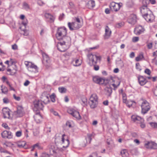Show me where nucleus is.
<instances>
[{
    "mask_svg": "<svg viewBox=\"0 0 157 157\" xmlns=\"http://www.w3.org/2000/svg\"><path fill=\"white\" fill-rule=\"evenodd\" d=\"M82 101L83 103L82 104L83 106H85L87 104V100L86 98L84 97L82 99Z\"/></svg>",
    "mask_w": 157,
    "mask_h": 157,
    "instance_id": "nucleus-46",
    "label": "nucleus"
},
{
    "mask_svg": "<svg viewBox=\"0 0 157 157\" xmlns=\"http://www.w3.org/2000/svg\"><path fill=\"white\" fill-rule=\"evenodd\" d=\"M121 154L123 157H128V153L125 149H123L121 151Z\"/></svg>",
    "mask_w": 157,
    "mask_h": 157,
    "instance_id": "nucleus-33",
    "label": "nucleus"
},
{
    "mask_svg": "<svg viewBox=\"0 0 157 157\" xmlns=\"http://www.w3.org/2000/svg\"><path fill=\"white\" fill-rule=\"evenodd\" d=\"M152 42H150L147 43V47L149 49H151L152 47Z\"/></svg>",
    "mask_w": 157,
    "mask_h": 157,
    "instance_id": "nucleus-51",
    "label": "nucleus"
},
{
    "mask_svg": "<svg viewBox=\"0 0 157 157\" xmlns=\"http://www.w3.org/2000/svg\"><path fill=\"white\" fill-rule=\"evenodd\" d=\"M119 93L120 96H121L122 98L123 102L126 103L127 105H128V106L129 107L131 106L132 104V103H130L128 105V102H128L127 103L126 95V94L123 92V90L122 89H121L119 91Z\"/></svg>",
    "mask_w": 157,
    "mask_h": 157,
    "instance_id": "nucleus-14",
    "label": "nucleus"
},
{
    "mask_svg": "<svg viewBox=\"0 0 157 157\" xmlns=\"http://www.w3.org/2000/svg\"><path fill=\"white\" fill-rule=\"evenodd\" d=\"M49 96L47 94V93L44 92L42 94L40 97L41 100L36 101L34 102V110H37L42 109L43 105L42 102L45 104H47L49 101Z\"/></svg>",
    "mask_w": 157,
    "mask_h": 157,
    "instance_id": "nucleus-2",
    "label": "nucleus"
},
{
    "mask_svg": "<svg viewBox=\"0 0 157 157\" xmlns=\"http://www.w3.org/2000/svg\"><path fill=\"white\" fill-rule=\"evenodd\" d=\"M2 113L4 118H7L8 119H11L12 117L10 116L11 111L8 108H4L2 110Z\"/></svg>",
    "mask_w": 157,
    "mask_h": 157,
    "instance_id": "nucleus-11",
    "label": "nucleus"
},
{
    "mask_svg": "<svg viewBox=\"0 0 157 157\" xmlns=\"http://www.w3.org/2000/svg\"><path fill=\"white\" fill-rule=\"evenodd\" d=\"M21 134L22 132L20 131H18L16 132V136L17 137H20L21 136Z\"/></svg>",
    "mask_w": 157,
    "mask_h": 157,
    "instance_id": "nucleus-52",
    "label": "nucleus"
},
{
    "mask_svg": "<svg viewBox=\"0 0 157 157\" xmlns=\"http://www.w3.org/2000/svg\"><path fill=\"white\" fill-rule=\"evenodd\" d=\"M144 121H143L142 122H140L139 123V124H140V127L142 128H144L145 127V124L144 123Z\"/></svg>",
    "mask_w": 157,
    "mask_h": 157,
    "instance_id": "nucleus-60",
    "label": "nucleus"
},
{
    "mask_svg": "<svg viewBox=\"0 0 157 157\" xmlns=\"http://www.w3.org/2000/svg\"><path fill=\"white\" fill-rule=\"evenodd\" d=\"M35 121L37 123H40L42 121V117L39 113H37L34 116Z\"/></svg>",
    "mask_w": 157,
    "mask_h": 157,
    "instance_id": "nucleus-24",
    "label": "nucleus"
},
{
    "mask_svg": "<svg viewBox=\"0 0 157 157\" xmlns=\"http://www.w3.org/2000/svg\"><path fill=\"white\" fill-rule=\"evenodd\" d=\"M50 99H51V101L53 102H54L55 101V95L54 94H52L51 95L49 96Z\"/></svg>",
    "mask_w": 157,
    "mask_h": 157,
    "instance_id": "nucleus-43",
    "label": "nucleus"
},
{
    "mask_svg": "<svg viewBox=\"0 0 157 157\" xmlns=\"http://www.w3.org/2000/svg\"><path fill=\"white\" fill-rule=\"evenodd\" d=\"M105 91L106 94L107 96H109L112 92V88L110 87H106L105 89Z\"/></svg>",
    "mask_w": 157,
    "mask_h": 157,
    "instance_id": "nucleus-29",
    "label": "nucleus"
},
{
    "mask_svg": "<svg viewBox=\"0 0 157 157\" xmlns=\"http://www.w3.org/2000/svg\"><path fill=\"white\" fill-rule=\"evenodd\" d=\"M68 113L78 119H80L81 117L78 112L72 108H70L67 110Z\"/></svg>",
    "mask_w": 157,
    "mask_h": 157,
    "instance_id": "nucleus-10",
    "label": "nucleus"
},
{
    "mask_svg": "<svg viewBox=\"0 0 157 157\" xmlns=\"http://www.w3.org/2000/svg\"><path fill=\"white\" fill-rule=\"evenodd\" d=\"M22 26L20 28V29H21V34L25 36H27L29 35V32L27 30L24 29H22Z\"/></svg>",
    "mask_w": 157,
    "mask_h": 157,
    "instance_id": "nucleus-32",
    "label": "nucleus"
},
{
    "mask_svg": "<svg viewBox=\"0 0 157 157\" xmlns=\"http://www.w3.org/2000/svg\"><path fill=\"white\" fill-rule=\"evenodd\" d=\"M111 34V31L108 26H106L105 28V33L104 35V38L105 39H109Z\"/></svg>",
    "mask_w": 157,
    "mask_h": 157,
    "instance_id": "nucleus-19",
    "label": "nucleus"
},
{
    "mask_svg": "<svg viewBox=\"0 0 157 157\" xmlns=\"http://www.w3.org/2000/svg\"><path fill=\"white\" fill-rule=\"evenodd\" d=\"M93 81L97 84H102L104 82V79L98 76H94L93 77Z\"/></svg>",
    "mask_w": 157,
    "mask_h": 157,
    "instance_id": "nucleus-15",
    "label": "nucleus"
},
{
    "mask_svg": "<svg viewBox=\"0 0 157 157\" xmlns=\"http://www.w3.org/2000/svg\"><path fill=\"white\" fill-rule=\"evenodd\" d=\"M69 141L68 139H67L65 140L64 139L63 142H62L61 143V144H63V147L64 148L67 147L69 146Z\"/></svg>",
    "mask_w": 157,
    "mask_h": 157,
    "instance_id": "nucleus-30",
    "label": "nucleus"
},
{
    "mask_svg": "<svg viewBox=\"0 0 157 157\" xmlns=\"http://www.w3.org/2000/svg\"><path fill=\"white\" fill-rule=\"evenodd\" d=\"M65 134L62 135L61 134H57L55 136V142L56 143H60L61 144L63 142Z\"/></svg>",
    "mask_w": 157,
    "mask_h": 157,
    "instance_id": "nucleus-16",
    "label": "nucleus"
},
{
    "mask_svg": "<svg viewBox=\"0 0 157 157\" xmlns=\"http://www.w3.org/2000/svg\"><path fill=\"white\" fill-rule=\"evenodd\" d=\"M23 108L21 106H18L17 107V115L18 117H21L24 114Z\"/></svg>",
    "mask_w": 157,
    "mask_h": 157,
    "instance_id": "nucleus-23",
    "label": "nucleus"
},
{
    "mask_svg": "<svg viewBox=\"0 0 157 157\" xmlns=\"http://www.w3.org/2000/svg\"><path fill=\"white\" fill-rule=\"evenodd\" d=\"M36 147H37L39 149H41L42 148L39 143H37L33 145V149H35Z\"/></svg>",
    "mask_w": 157,
    "mask_h": 157,
    "instance_id": "nucleus-48",
    "label": "nucleus"
},
{
    "mask_svg": "<svg viewBox=\"0 0 157 157\" xmlns=\"http://www.w3.org/2000/svg\"><path fill=\"white\" fill-rule=\"evenodd\" d=\"M42 55L44 60L47 62L49 60V57L48 56L44 53Z\"/></svg>",
    "mask_w": 157,
    "mask_h": 157,
    "instance_id": "nucleus-39",
    "label": "nucleus"
},
{
    "mask_svg": "<svg viewBox=\"0 0 157 157\" xmlns=\"http://www.w3.org/2000/svg\"><path fill=\"white\" fill-rule=\"evenodd\" d=\"M23 8L24 9L27 11H28L30 9L29 5L26 2H23Z\"/></svg>",
    "mask_w": 157,
    "mask_h": 157,
    "instance_id": "nucleus-34",
    "label": "nucleus"
},
{
    "mask_svg": "<svg viewBox=\"0 0 157 157\" xmlns=\"http://www.w3.org/2000/svg\"><path fill=\"white\" fill-rule=\"evenodd\" d=\"M71 63L75 67L80 66L81 64V62L79 59L75 58L72 59Z\"/></svg>",
    "mask_w": 157,
    "mask_h": 157,
    "instance_id": "nucleus-26",
    "label": "nucleus"
},
{
    "mask_svg": "<svg viewBox=\"0 0 157 157\" xmlns=\"http://www.w3.org/2000/svg\"><path fill=\"white\" fill-rule=\"evenodd\" d=\"M67 30L64 27L59 28L56 34V38L59 40L57 44L58 49L61 52H65L69 47L71 38L67 36Z\"/></svg>",
    "mask_w": 157,
    "mask_h": 157,
    "instance_id": "nucleus-1",
    "label": "nucleus"
},
{
    "mask_svg": "<svg viewBox=\"0 0 157 157\" xmlns=\"http://www.w3.org/2000/svg\"><path fill=\"white\" fill-rule=\"evenodd\" d=\"M25 144L26 143L24 141H19L16 143V145L19 148L23 147Z\"/></svg>",
    "mask_w": 157,
    "mask_h": 157,
    "instance_id": "nucleus-31",
    "label": "nucleus"
},
{
    "mask_svg": "<svg viewBox=\"0 0 157 157\" xmlns=\"http://www.w3.org/2000/svg\"><path fill=\"white\" fill-rule=\"evenodd\" d=\"M124 25V23L123 22H121L120 23L116 24V27L117 28H120L123 26Z\"/></svg>",
    "mask_w": 157,
    "mask_h": 157,
    "instance_id": "nucleus-44",
    "label": "nucleus"
},
{
    "mask_svg": "<svg viewBox=\"0 0 157 157\" xmlns=\"http://www.w3.org/2000/svg\"><path fill=\"white\" fill-rule=\"evenodd\" d=\"M13 97L14 99L17 101H19L20 100V97L19 96H16L15 94L13 95Z\"/></svg>",
    "mask_w": 157,
    "mask_h": 157,
    "instance_id": "nucleus-55",
    "label": "nucleus"
},
{
    "mask_svg": "<svg viewBox=\"0 0 157 157\" xmlns=\"http://www.w3.org/2000/svg\"><path fill=\"white\" fill-rule=\"evenodd\" d=\"M92 135L91 134H88L87 137L86 138L87 143H90L91 140Z\"/></svg>",
    "mask_w": 157,
    "mask_h": 157,
    "instance_id": "nucleus-38",
    "label": "nucleus"
},
{
    "mask_svg": "<svg viewBox=\"0 0 157 157\" xmlns=\"http://www.w3.org/2000/svg\"><path fill=\"white\" fill-rule=\"evenodd\" d=\"M90 107L92 109L96 108L98 105V97L96 94H92L89 98V102Z\"/></svg>",
    "mask_w": 157,
    "mask_h": 157,
    "instance_id": "nucleus-4",
    "label": "nucleus"
},
{
    "mask_svg": "<svg viewBox=\"0 0 157 157\" xmlns=\"http://www.w3.org/2000/svg\"><path fill=\"white\" fill-rule=\"evenodd\" d=\"M139 40L138 37H134L132 38V41L134 42H137Z\"/></svg>",
    "mask_w": 157,
    "mask_h": 157,
    "instance_id": "nucleus-49",
    "label": "nucleus"
},
{
    "mask_svg": "<svg viewBox=\"0 0 157 157\" xmlns=\"http://www.w3.org/2000/svg\"><path fill=\"white\" fill-rule=\"evenodd\" d=\"M0 151L1 152H4V153H7L8 154H10L9 152H8L7 151L5 150H4L3 148L2 147H0Z\"/></svg>",
    "mask_w": 157,
    "mask_h": 157,
    "instance_id": "nucleus-58",
    "label": "nucleus"
},
{
    "mask_svg": "<svg viewBox=\"0 0 157 157\" xmlns=\"http://www.w3.org/2000/svg\"><path fill=\"white\" fill-rule=\"evenodd\" d=\"M27 21L26 20H24V21H22V24L24 26L25 29V28L26 26L27 25Z\"/></svg>",
    "mask_w": 157,
    "mask_h": 157,
    "instance_id": "nucleus-56",
    "label": "nucleus"
},
{
    "mask_svg": "<svg viewBox=\"0 0 157 157\" xmlns=\"http://www.w3.org/2000/svg\"><path fill=\"white\" fill-rule=\"evenodd\" d=\"M151 126L153 128H157V123L151 122L150 123Z\"/></svg>",
    "mask_w": 157,
    "mask_h": 157,
    "instance_id": "nucleus-47",
    "label": "nucleus"
},
{
    "mask_svg": "<svg viewBox=\"0 0 157 157\" xmlns=\"http://www.w3.org/2000/svg\"><path fill=\"white\" fill-rule=\"evenodd\" d=\"M12 48L13 50H16L17 48V45L16 44H14L12 46Z\"/></svg>",
    "mask_w": 157,
    "mask_h": 157,
    "instance_id": "nucleus-63",
    "label": "nucleus"
},
{
    "mask_svg": "<svg viewBox=\"0 0 157 157\" xmlns=\"http://www.w3.org/2000/svg\"><path fill=\"white\" fill-rule=\"evenodd\" d=\"M3 102L4 103L7 104L9 102V100L7 98H4L3 99Z\"/></svg>",
    "mask_w": 157,
    "mask_h": 157,
    "instance_id": "nucleus-57",
    "label": "nucleus"
},
{
    "mask_svg": "<svg viewBox=\"0 0 157 157\" xmlns=\"http://www.w3.org/2000/svg\"><path fill=\"white\" fill-rule=\"evenodd\" d=\"M45 17L48 21L50 23L53 22L55 20L54 17L49 13H46L44 14Z\"/></svg>",
    "mask_w": 157,
    "mask_h": 157,
    "instance_id": "nucleus-21",
    "label": "nucleus"
},
{
    "mask_svg": "<svg viewBox=\"0 0 157 157\" xmlns=\"http://www.w3.org/2000/svg\"><path fill=\"white\" fill-rule=\"evenodd\" d=\"M87 56L90 60L89 64H90V65L95 64L97 63V61L100 60L101 59L100 56H97L90 53L88 54Z\"/></svg>",
    "mask_w": 157,
    "mask_h": 157,
    "instance_id": "nucleus-5",
    "label": "nucleus"
},
{
    "mask_svg": "<svg viewBox=\"0 0 157 157\" xmlns=\"http://www.w3.org/2000/svg\"><path fill=\"white\" fill-rule=\"evenodd\" d=\"M111 80L114 82V83L112 84V86L114 89L117 88L120 84V81L116 78H112Z\"/></svg>",
    "mask_w": 157,
    "mask_h": 157,
    "instance_id": "nucleus-25",
    "label": "nucleus"
},
{
    "mask_svg": "<svg viewBox=\"0 0 157 157\" xmlns=\"http://www.w3.org/2000/svg\"><path fill=\"white\" fill-rule=\"evenodd\" d=\"M129 23L132 25H134L136 22V15L134 14L131 15L128 20Z\"/></svg>",
    "mask_w": 157,
    "mask_h": 157,
    "instance_id": "nucleus-22",
    "label": "nucleus"
},
{
    "mask_svg": "<svg viewBox=\"0 0 157 157\" xmlns=\"http://www.w3.org/2000/svg\"><path fill=\"white\" fill-rule=\"evenodd\" d=\"M144 28L141 26H137L134 29V33L136 35H139L144 32Z\"/></svg>",
    "mask_w": 157,
    "mask_h": 157,
    "instance_id": "nucleus-20",
    "label": "nucleus"
},
{
    "mask_svg": "<svg viewBox=\"0 0 157 157\" xmlns=\"http://www.w3.org/2000/svg\"><path fill=\"white\" fill-rule=\"evenodd\" d=\"M75 21L72 23L68 22V26L71 30H77L80 28L83 25L82 21L81 19L78 17L74 19Z\"/></svg>",
    "mask_w": 157,
    "mask_h": 157,
    "instance_id": "nucleus-3",
    "label": "nucleus"
},
{
    "mask_svg": "<svg viewBox=\"0 0 157 157\" xmlns=\"http://www.w3.org/2000/svg\"><path fill=\"white\" fill-rule=\"evenodd\" d=\"M30 82L28 80H26L24 83V85L25 86H27L30 83Z\"/></svg>",
    "mask_w": 157,
    "mask_h": 157,
    "instance_id": "nucleus-62",
    "label": "nucleus"
},
{
    "mask_svg": "<svg viewBox=\"0 0 157 157\" xmlns=\"http://www.w3.org/2000/svg\"><path fill=\"white\" fill-rule=\"evenodd\" d=\"M138 80L139 84L141 86L145 85L147 82L146 78L141 76L138 77Z\"/></svg>",
    "mask_w": 157,
    "mask_h": 157,
    "instance_id": "nucleus-27",
    "label": "nucleus"
},
{
    "mask_svg": "<svg viewBox=\"0 0 157 157\" xmlns=\"http://www.w3.org/2000/svg\"><path fill=\"white\" fill-rule=\"evenodd\" d=\"M61 150L56 146H52L50 148V153L51 155L55 157L59 156L61 155Z\"/></svg>",
    "mask_w": 157,
    "mask_h": 157,
    "instance_id": "nucleus-6",
    "label": "nucleus"
},
{
    "mask_svg": "<svg viewBox=\"0 0 157 157\" xmlns=\"http://www.w3.org/2000/svg\"><path fill=\"white\" fill-rule=\"evenodd\" d=\"M95 6V2L93 0L89 1L86 5L87 7L90 9H92Z\"/></svg>",
    "mask_w": 157,
    "mask_h": 157,
    "instance_id": "nucleus-28",
    "label": "nucleus"
},
{
    "mask_svg": "<svg viewBox=\"0 0 157 157\" xmlns=\"http://www.w3.org/2000/svg\"><path fill=\"white\" fill-rule=\"evenodd\" d=\"M136 69H137L139 71H140L141 70L140 66V64L139 63H136Z\"/></svg>",
    "mask_w": 157,
    "mask_h": 157,
    "instance_id": "nucleus-53",
    "label": "nucleus"
},
{
    "mask_svg": "<svg viewBox=\"0 0 157 157\" xmlns=\"http://www.w3.org/2000/svg\"><path fill=\"white\" fill-rule=\"evenodd\" d=\"M121 6L120 3H116L114 2H111L110 5L111 9L112 10L116 12L119 10Z\"/></svg>",
    "mask_w": 157,
    "mask_h": 157,
    "instance_id": "nucleus-12",
    "label": "nucleus"
},
{
    "mask_svg": "<svg viewBox=\"0 0 157 157\" xmlns=\"http://www.w3.org/2000/svg\"><path fill=\"white\" fill-rule=\"evenodd\" d=\"M153 91L154 95L157 96V86L153 89Z\"/></svg>",
    "mask_w": 157,
    "mask_h": 157,
    "instance_id": "nucleus-54",
    "label": "nucleus"
},
{
    "mask_svg": "<svg viewBox=\"0 0 157 157\" xmlns=\"http://www.w3.org/2000/svg\"><path fill=\"white\" fill-rule=\"evenodd\" d=\"M25 64L28 69L30 71L36 73L38 72V68L33 63H32L26 61L25 62Z\"/></svg>",
    "mask_w": 157,
    "mask_h": 157,
    "instance_id": "nucleus-7",
    "label": "nucleus"
},
{
    "mask_svg": "<svg viewBox=\"0 0 157 157\" xmlns=\"http://www.w3.org/2000/svg\"><path fill=\"white\" fill-rule=\"evenodd\" d=\"M117 64H119L120 66L121 67H123L124 66L123 62L121 59L117 62Z\"/></svg>",
    "mask_w": 157,
    "mask_h": 157,
    "instance_id": "nucleus-50",
    "label": "nucleus"
},
{
    "mask_svg": "<svg viewBox=\"0 0 157 157\" xmlns=\"http://www.w3.org/2000/svg\"><path fill=\"white\" fill-rule=\"evenodd\" d=\"M58 90L59 92L62 93L66 92L67 90L65 88L63 87H59Z\"/></svg>",
    "mask_w": 157,
    "mask_h": 157,
    "instance_id": "nucleus-40",
    "label": "nucleus"
},
{
    "mask_svg": "<svg viewBox=\"0 0 157 157\" xmlns=\"http://www.w3.org/2000/svg\"><path fill=\"white\" fill-rule=\"evenodd\" d=\"M144 72L145 73L148 75H150L151 73L150 70L148 69H146Z\"/></svg>",
    "mask_w": 157,
    "mask_h": 157,
    "instance_id": "nucleus-59",
    "label": "nucleus"
},
{
    "mask_svg": "<svg viewBox=\"0 0 157 157\" xmlns=\"http://www.w3.org/2000/svg\"><path fill=\"white\" fill-rule=\"evenodd\" d=\"M142 113L144 114L146 113L150 109V107L149 103L146 100L144 101L141 105Z\"/></svg>",
    "mask_w": 157,
    "mask_h": 157,
    "instance_id": "nucleus-9",
    "label": "nucleus"
},
{
    "mask_svg": "<svg viewBox=\"0 0 157 157\" xmlns=\"http://www.w3.org/2000/svg\"><path fill=\"white\" fill-rule=\"evenodd\" d=\"M148 2L147 0H143V3L144 5L140 8V11L143 16L149 13H150L151 11L147 7V3Z\"/></svg>",
    "mask_w": 157,
    "mask_h": 157,
    "instance_id": "nucleus-8",
    "label": "nucleus"
},
{
    "mask_svg": "<svg viewBox=\"0 0 157 157\" xmlns=\"http://www.w3.org/2000/svg\"><path fill=\"white\" fill-rule=\"evenodd\" d=\"M89 157H97V155L96 153H93L90 155Z\"/></svg>",
    "mask_w": 157,
    "mask_h": 157,
    "instance_id": "nucleus-64",
    "label": "nucleus"
},
{
    "mask_svg": "<svg viewBox=\"0 0 157 157\" xmlns=\"http://www.w3.org/2000/svg\"><path fill=\"white\" fill-rule=\"evenodd\" d=\"M2 126L3 127L7 129H10V128L8 127L7 124H2Z\"/></svg>",
    "mask_w": 157,
    "mask_h": 157,
    "instance_id": "nucleus-61",
    "label": "nucleus"
},
{
    "mask_svg": "<svg viewBox=\"0 0 157 157\" xmlns=\"http://www.w3.org/2000/svg\"><path fill=\"white\" fill-rule=\"evenodd\" d=\"M146 20L149 22H152L155 19V17L151 11L143 16Z\"/></svg>",
    "mask_w": 157,
    "mask_h": 157,
    "instance_id": "nucleus-13",
    "label": "nucleus"
},
{
    "mask_svg": "<svg viewBox=\"0 0 157 157\" xmlns=\"http://www.w3.org/2000/svg\"><path fill=\"white\" fill-rule=\"evenodd\" d=\"M33 132L35 136H37L39 133V128L37 127L34 128L33 130Z\"/></svg>",
    "mask_w": 157,
    "mask_h": 157,
    "instance_id": "nucleus-37",
    "label": "nucleus"
},
{
    "mask_svg": "<svg viewBox=\"0 0 157 157\" xmlns=\"http://www.w3.org/2000/svg\"><path fill=\"white\" fill-rule=\"evenodd\" d=\"M1 87L2 88V92L4 94H6L8 91V89L7 87L5 86H2Z\"/></svg>",
    "mask_w": 157,
    "mask_h": 157,
    "instance_id": "nucleus-42",
    "label": "nucleus"
},
{
    "mask_svg": "<svg viewBox=\"0 0 157 157\" xmlns=\"http://www.w3.org/2000/svg\"><path fill=\"white\" fill-rule=\"evenodd\" d=\"M151 142H146L144 144V146L147 149H151Z\"/></svg>",
    "mask_w": 157,
    "mask_h": 157,
    "instance_id": "nucleus-36",
    "label": "nucleus"
},
{
    "mask_svg": "<svg viewBox=\"0 0 157 157\" xmlns=\"http://www.w3.org/2000/svg\"><path fill=\"white\" fill-rule=\"evenodd\" d=\"M144 58L143 54L142 52H141L139 55L136 58V60L137 61L141 60Z\"/></svg>",
    "mask_w": 157,
    "mask_h": 157,
    "instance_id": "nucleus-35",
    "label": "nucleus"
},
{
    "mask_svg": "<svg viewBox=\"0 0 157 157\" xmlns=\"http://www.w3.org/2000/svg\"><path fill=\"white\" fill-rule=\"evenodd\" d=\"M151 149H157V144L154 142H151Z\"/></svg>",
    "mask_w": 157,
    "mask_h": 157,
    "instance_id": "nucleus-41",
    "label": "nucleus"
},
{
    "mask_svg": "<svg viewBox=\"0 0 157 157\" xmlns=\"http://www.w3.org/2000/svg\"><path fill=\"white\" fill-rule=\"evenodd\" d=\"M2 137L4 138L10 139L13 138V135L10 131H4L1 133Z\"/></svg>",
    "mask_w": 157,
    "mask_h": 157,
    "instance_id": "nucleus-17",
    "label": "nucleus"
},
{
    "mask_svg": "<svg viewBox=\"0 0 157 157\" xmlns=\"http://www.w3.org/2000/svg\"><path fill=\"white\" fill-rule=\"evenodd\" d=\"M133 1L132 0H130L127 3V5L128 7H132L133 5Z\"/></svg>",
    "mask_w": 157,
    "mask_h": 157,
    "instance_id": "nucleus-45",
    "label": "nucleus"
},
{
    "mask_svg": "<svg viewBox=\"0 0 157 157\" xmlns=\"http://www.w3.org/2000/svg\"><path fill=\"white\" fill-rule=\"evenodd\" d=\"M131 119L132 121L136 123H139L144 121L143 118L136 115H132L131 117Z\"/></svg>",
    "mask_w": 157,
    "mask_h": 157,
    "instance_id": "nucleus-18",
    "label": "nucleus"
}]
</instances>
